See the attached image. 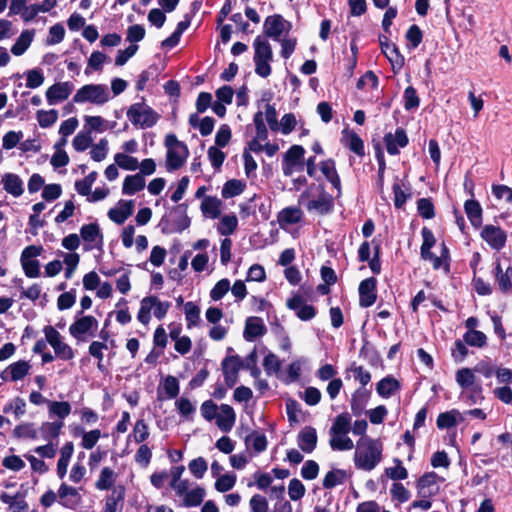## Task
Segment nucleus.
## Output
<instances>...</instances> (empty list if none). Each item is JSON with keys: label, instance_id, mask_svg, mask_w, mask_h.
Returning <instances> with one entry per match:
<instances>
[{"label": "nucleus", "instance_id": "obj_1", "mask_svg": "<svg viewBox=\"0 0 512 512\" xmlns=\"http://www.w3.org/2000/svg\"><path fill=\"white\" fill-rule=\"evenodd\" d=\"M383 444L380 439L363 437L357 441L354 453L356 468L372 471L382 461Z\"/></svg>", "mask_w": 512, "mask_h": 512}, {"label": "nucleus", "instance_id": "obj_2", "mask_svg": "<svg viewBox=\"0 0 512 512\" xmlns=\"http://www.w3.org/2000/svg\"><path fill=\"white\" fill-rule=\"evenodd\" d=\"M188 205L181 203L174 206L170 211V216H163L159 226L163 234L182 233L189 228L191 219L187 214Z\"/></svg>", "mask_w": 512, "mask_h": 512}, {"label": "nucleus", "instance_id": "obj_3", "mask_svg": "<svg viewBox=\"0 0 512 512\" xmlns=\"http://www.w3.org/2000/svg\"><path fill=\"white\" fill-rule=\"evenodd\" d=\"M253 47L255 73L262 78H267L272 72L270 65V63L273 61L272 47L270 43L261 36H257L254 39Z\"/></svg>", "mask_w": 512, "mask_h": 512}, {"label": "nucleus", "instance_id": "obj_4", "mask_svg": "<svg viewBox=\"0 0 512 512\" xmlns=\"http://www.w3.org/2000/svg\"><path fill=\"white\" fill-rule=\"evenodd\" d=\"M127 117L136 127L151 128L157 123L159 114L144 102H137L128 108Z\"/></svg>", "mask_w": 512, "mask_h": 512}, {"label": "nucleus", "instance_id": "obj_5", "mask_svg": "<svg viewBox=\"0 0 512 512\" xmlns=\"http://www.w3.org/2000/svg\"><path fill=\"white\" fill-rule=\"evenodd\" d=\"M109 100V92L104 84H86L77 90L73 96V102H90L96 105H103Z\"/></svg>", "mask_w": 512, "mask_h": 512}, {"label": "nucleus", "instance_id": "obj_6", "mask_svg": "<svg viewBox=\"0 0 512 512\" xmlns=\"http://www.w3.org/2000/svg\"><path fill=\"white\" fill-rule=\"evenodd\" d=\"M42 245L26 246L20 256V263L24 274L28 278H37L40 276V262L35 258L43 253Z\"/></svg>", "mask_w": 512, "mask_h": 512}, {"label": "nucleus", "instance_id": "obj_7", "mask_svg": "<svg viewBox=\"0 0 512 512\" xmlns=\"http://www.w3.org/2000/svg\"><path fill=\"white\" fill-rule=\"evenodd\" d=\"M47 343L53 348L56 357L61 360H72L75 356L74 350L62 341L61 334L51 325L43 328Z\"/></svg>", "mask_w": 512, "mask_h": 512}, {"label": "nucleus", "instance_id": "obj_8", "mask_svg": "<svg viewBox=\"0 0 512 512\" xmlns=\"http://www.w3.org/2000/svg\"><path fill=\"white\" fill-rule=\"evenodd\" d=\"M305 152L302 145L294 144L289 147L282 158V171L285 176H291L295 170L303 169Z\"/></svg>", "mask_w": 512, "mask_h": 512}, {"label": "nucleus", "instance_id": "obj_9", "mask_svg": "<svg viewBox=\"0 0 512 512\" xmlns=\"http://www.w3.org/2000/svg\"><path fill=\"white\" fill-rule=\"evenodd\" d=\"M98 326V321L94 316L86 315L76 320L70 325L69 333L79 342L87 340L86 334L94 336L93 330Z\"/></svg>", "mask_w": 512, "mask_h": 512}, {"label": "nucleus", "instance_id": "obj_10", "mask_svg": "<svg viewBox=\"0 0 512 512\" xmlns=\"http://www.w3.org/2000/svg\"><path fill=\"white\" fill-rule=\"evenodd\" d=\"M378 41L382 53L389 60L394 73L402 69L405 64V58L400 53L398 46L395 43H390L389 38L385 35H379Z\"/></svg>", "mask_w": 512, "mask_h": 512}, {"label": "nucleus", "instance_id": "obj_11", "mask_svg": "<svg viewBox=\"0 0 512 512\" xmlns=\"http://www.w3.org/2000/svg\"><path fill=\"white\" fill-rule=\"evenodd\" d=\"M440 479L434 471L426 472L416 481L417 495L420 498H432L439 493L437 482Z\"/></svg>", "mask_w": 512, "mask_h": 512}, {"label": "nucleus", "instance_id": "obj_12", "mask_svg": "<svg viewBox=\"0 0 512 512\" xmlns=\"http://www.w3.org/2000/svg\"><path fill=\"white\" fill-rule=\"evenodd\" d=\"M481 238L494 250L500 251L507 241L506 232L499 226L485 225L480 233Z\"/></svg>", "mask_w": 512, "mask_h": 512}, {"label": "nucleus", "instance_id": "obj_13", "mask_svg": "<svg viewBox=\"0 0 512 512\" xmlns=\"http://www.w3.org/2000/svg\"><path fill=\"white\" fill-rule=\"evenodd\" d=\"M80 236L86 244V250L101 249L104 236L97 222L85 224L80 228Z\"/></svg>", "mask_w": 512, "mask_h": 512}, {"label": "nucleus", "instance_id": "obj_14", "mask_svg": "<svg viewBox=\"0 0 512 512\" xmlns=\"http://www.w3.org/2000/svg\"><path fill=\"white\" fill-rule=\"evenodd\" d=\"M359 305L363 308L372 306L377 300V280L369 277L362 280L358 287Z\"/></svg>", "mask_w": 512, "mask_h": 512}, {"label": "nucleus", "instance_id": "obj_15", "mask_svg": "<svg viewBox=\"0 0 512 512\" xmlns=\"http://www.w3.org/2000/svg\"><path fill=\"white\" fill-rule=\"evenodd\" d=\"M286 306L296 312L297 317L302 321H309L316 316V308L306 304L304 298L300 294H296L289 298Z\"/></svg>", "mask_w": 512, "mask_h": 512}, {"label": "nucleus", "instance_id": "obj_16", "mask_svg": "<svg viewBox=\"0 0 512 512\" xmlns=\"http://www.w3.org/2000/svg\"><path fill=\"white\" fill-rule=\"evenodd\" d=\"M493 274L498 286V290L504 295L512 294V266H508L503 271L500 258H497L494 263Z\"/></svg>", "mask_w": 512, "mask_h": 512}, {"label": "nucleus", "instance_id": "obj_17", "mask_svg": "<svg viewBox=\"0 0 512 512\" xmlns=\"http://www.w3.org/2000/svg\"><path fill=\"white\" fill-rule=\"evenodd\" d=\"M59 504L64 508L75 510L82 501L77 488L62 483L58 489Z\"/></svg>", "mask_w": 512, "mask_h": 512}, {"label": "nucleus", "instance_id": "obj_18", "mask_svg": "<svg viewBox=\"0 0 512 512\" xmlns=\"http://www.w3.org/2000/svg\"><path fill=\"white\" fill-rule=\"evenodd\" d=\"M383 141L386 145V150L390 155H398L399 147L404 148L409 143V138L406 131L398 127L393 135L391 132L384 135Z\"/></svg>", "mask_w": 512, "mask_h": 512}, {"label": "nucleus", "instance_id": "obj_19", "mask_svg": "<svg viewBox=\"0 0 512 512\" xmlns=\"http://www.w3.org/2000/svg\"><path fill=\"white\" fill-rule=\"evenodd\" d=\"M73 90V84L69 81L58 82L46 90V99L49 105L57 104L62 102L70 96Z\"/></svg>", "mask_w": 512, "mask_h": 512}, {"label": "nucleus", "instance_id": "obj_20", "mask_svg": "<svg viewBox=\"0 0 512 512\" xmlns=\"http://www.w3.org/2000/svg\"><path fill=\"white\" fill-rule=\"evenodd\" d=\"M308 211H316L320 215H327L334 209V198L325 190H322L316 199L309 200L306 204Z\"/></svg>", "mask_w": 512, "mask_h": 512}, {"label": "nucleus", "instance_id": "obj_21", "mask_svg": "<svg viewBox=\"0 0 512 512\" xmlns=\"http://www.w3.org/2000/svg\"><path fill=\"white\" fill-rule=\"evenodd\" d=\"M285 23L283 16L280 14H274L266 17L263 25V32L266 37L274 40H280L282 33L285 30ZM290 26V23L287 22Z\"/></svg>", "mask_w": 512, "mask_h": 512}, {"label": "nucleus", "instance_id": "obj_22", "mask_svg": "<svg viewBox=\"0 0 512 512\" xmlns=\"http://www.w3.org/2000/svg\"><path fill=\"white\" fill-rule=\"evenodd\" d=\"M126 489L124 485H116L111 493L105 498L103 512H122Z\"/></svg>", "mask_w": 512, "mask_h": 512}, {"label": "nucleus", "instance_id": "obj_23", "mask_svg": "<svg viewBox=\"0 0 512 512\" xmlns=\"http://www.w3.org/2000/svg\"><path fill=\"white\" fill-rule=\"evenodd\" d=\"M318 443L317 431L313 426L303 427L297 435L298 447L307 454L312 453Z\"/></svg>", "mask_w": 512, "mask_h": 512}, {"label": "nucleus", "instance_id": "obj_24", "mask_svg": "<svg viewBox=\"0 0 512 512\" xmlns=\"http://www.w3.org/2000/svg\"><path fill=\"white\" fill-rule=\"evenodd\" d=\"M319 169L325 179L332 185L334 189L341 193L342 184L340 175L336 169V161L333 158L322 160L319 163Z\"/></svg>", "mask_w": 512, "mask_h": 512}, {"label": "nucleus", "instance_id": "obj_25", "mask_svg": "<svg viewBox=\"0 0 512 512\" xmlns=\"http://www.w3.org/2000/svg\"><path fill=\"white\" fill-rule=\"evenodd\" d=\"M342 144L360 158L365 156V144L363 139L353 130L342 131Z\"/></svg>", "mask_w": 512, "mask_h": 512}, {"label": "nucleus", "instance_id": "obj_26", "mask_svg": "<svg viewBox=\"0 0 512 512\" xmlns=\"http://www.w3.org/2000/svg\"><path fill=\"white\" fill-rule=\"evenodd\" d=\"M371 399V390L364 387H358L351 395L350 407L354 416H361L366 408V405Z\"/></svg>", "mask_w": 512, "mask_h": 512}, {"label": "nucleus", "instance_id": "obj_27", "mask_svg": "<svg viewBox=\"0 0 512 512\" xmlns=\"http://www.w3.org/2000/svg\"><path fill=\"white\" fill-rule=\"evenodd\" d=\"M481 261V255L479 252H475L470 261V268L473 271L472 284L476 293L480 296H488L493 293V289L488 282H485L483 278L476 276L477 266Z\"/></svg>", "mask_w": 512, "mask_h": 512}, {"label": "nucleus", "instance_id": "obj_28", "mask_svg": "<svg viewBox=\"0 0 512 512\" xmlns=\"http://www.w3.org/2000/svg\"><path fill=\"white\" fill-rule=\"evenodd\" d=\"M221 414L215 417L218 428L225 433H228L233 428L236 421V413L234 409L228 404L220 406Z\"/></svg>", "mask_w": 512, "mask_h": 512}, {"label": "nucleus", "instance_id": "obj_29", "mask_svg": "<svg viewBox=\"0 0 512 512\" xmlns=\"http://www.w3.org/2000/svg\"><path fill=\"white\" fill-rule=\"evenodd\" d=\"M267 329L259 317H249L246 320L243 336L246 341H253L266 333Z\"/></svg>", "mask_w": 512, "mask_h": 512}, {"label": "nucleus", "instance_id": "obj_30", "mask_svg": "<svg viewBox=\"0 0 512 512\" xmlns=\"http://www.w3.org/2000/svg\"><path fill=\"white\" fill-rule=\"evenodd\" d=\"M1 183L3 189L14 197H20L24 192L23 181L17 174L5 173Z\"/></svg>", "mask_w": 512, "mask_h": 512}, {"label": "nucleus", "instance_id": "obj_31", "mask_svg": "<svg viewBox=\"0 0 512 512\" xmlns=\"http://www.w3.org/2000/svg\"><path fill=\"white\" fill-rule=\"evenodd\" d=\"M0 500L9 505L10 512H26L28 510V503L25 500V495L20 492H17L14 495L2 492L0 494Z\"/></svg>", "mask_w": 512, "mask_h": 512}, {"label": "nucleus", "instance_id": "obj_32", "mask_svg": "<svg viewBox=\"0 0 512 512\" xmlns=\"http://www.w3.org/2000/svg\"><path fill=\"white\" fill-rule=\"evenodd\" d=\"M464 210L471 225L475 228L481 227L483 209L480 203L475 199H468L464 203Z\"/></svg>", "mask_w": 512, "mask_h": 512}, {"label": "nucleus", "instance_id": "obj_33", "mask_svg": "<svg viewBox=\"0 0 512 512\" xmlns=\"http://www.w3.org/2000/svg\"><path fill=\"white\" fill-rule=\"evenodd\" d=\"M400 382L392 375H387L376 384V392L382 398H389L400 390Z\"/></svg>", "mask_w": 512, "mask_h": 512}, {"label": "nucleus", "instance_id": "obj_34", "mask_svg": "<svg viewBox=\"0 0 512 512\" xmlns=\"http://www.w3.org/2000/svg\"><path fill=\"white\" fill-rule=\"evenodd\" d=\"M462 421H464L463 414L457 409H451L438 415L436 425L439 429L443 430L455 427Z\"/></svg>", "mask_w": 512, "mask_h": 512}, {"label": "nucleus", "instance_id": "obj_35", "mask_svg": "<svg viewBox=\"0 0 512 512\" xmlns=\"http://www.w3.org/2000/svg\"><path fill=\"white\" fill-rule=\"evenodd\" d=\"M351 430V417L347 412L336 416L329 430L330 437L345 436Z\"/></svg>", "mask_w": 512, "mask_h": 512}, {"label": "nucleus", "instance_id": "obj_36", "mask_svg": "<svg viewBox=\"0 0 512 512\" xmlns=\"http://www.w3.org/2000/svg\"><path fill=\"white\" fill-rule=\"evenodd\" d=\"M145 178L140 173L127 175L123 181L122 193L125 195H134L145 187Z\"/></svg>", "mask_w": 512, "mask_h": 512}, {"label": "nucleus", "instance_id": "obj_37", "mask_svg": "<svg viewBox=\"0 0 512 512\" xmlns=\"http://www.w3.org/2000/svg\"><path fill=\"white\" fill-rule=\"evenodd\" d=\"M303 212L298 207H286L282 209L277 216L278 223L281 227L284 225H293L301 221Z\"/></svg>", "mask_w": 512, "mask_h": 512}, {"label": "nucleus", "instance_id": "obj_38", "mask_svg": "<svg viewBox=\"0 0 512 512\" xmlns=\"http://www.w3.org/2000/svg\"><path fill=\"white\" fill-rule=\"evenodd\" d=\"M35 35L34 30H23L11 47V53L15 56L23 55L30 47Z\"/></svg>", "mask_w": 512, "mask_h": 512}, {"label": "nucleus", "instance_id": "obj_39", "mask_svg": "<svg viewBox=\"0 0 512 512\" xmlns=\"http://www.w3.org/2000/svg\"><path fill=\"white\" fill-rule=\"evenodd\" d=\"M189 154H186L184 151L180 149H168L166 153V169L168 171H175L180 169Z\"/></svg>", "mask_w": 512, "mask_h": 512}, {"label": "nucleus", "instance_id": "obj_40", "mask_svg": "<svg viewBox=\"0 0 512 512\" xmlns=\"http://www.w3.org/2000/svg\"><path fill=\"white\" fill-rule=\"evenodd\" d=\"M221 205L222 202L220 199L213 196H206L202 200L200 209L205 216H209L212 219H217L221 215Z\"/></svg>", "mask_w": 512, "mask_h": 512}, {"label": "nucleus", "instance_id": "obj_41", "mask_svg": "<svg viewBox=\"0 0 512 512\" xmlns=\"http://www.w3.org/2000/svg\"><path fill=\"white\" fill-rule=\"evenodd\" d=\"M117 474L110 467H104L99 475L98 480L95 482V488L100 491L110 490L114 487Z\"/></svg>", "mask_w": 512, "mask_h": 512}, {"label": "nucleus", "instance_id": "obj_42", "mask_svg": "<svg viewBox=\"0 0 512 512\" xmlns=\"http://www.w3.org/2000/svg\"><path fill=\"white\" fill-rule=\"evenodd\" d=\"M246 183L239 179H230L223 185L221 195L224 199L233 198L244 192Z\"/></svg>", "mask_w": 512, "mask_h": 512}, {"label": "nucleus", "instance_id": "obj_43", "mask_svg": "<svg viewBox=\"0 0 512 512\" xmlns=\"http://www.w3.org/2000/svg\"><path fill=\"white\" fill-rule=\"evenodd\" d=\"M347 473L343 469H333L328 471L323 478L322 486L324 489H333L339 484H343L346 481Z\"/></svg>", "mask_w": 512, "mask_h": 512}, {"label": "nucleus", "instance_id": "obj_44", "mask_svg": "<svg viewBox=\"0 0 512 512\" xmlns=\"http://www.w3.org/2000/svg\"><path fill=\"white\" fill-rule=\"evenodd\" d=\"M63 426V421L43 422L40 427L42 438L51 442L52 440L59 437Z\"/></svg>", "mask_w": 512, "mask_h": 512}, {"label": "nucleus", "instance_id": "obj_45", "mask_svg": "<svg viewBox=\"0 0 512 512\" xmlns=\"http://www.w3.org/2000/svg\"><path fill=\"white\" fill-rule=\"evenodd\" d=\"M245 444L248 445L251 442L252 448L255 453L260 454L267 449L268 441L264 433H260L256 430L252 431L244 439Z\"/></svg>", "mask_w": 512, "mask_h": 512}, {"label": "nucleus", "instance_id": "obj_46", "mask_svg": "<svg viewBox=\"0 0 512 512\" xmlns=\"http://www.w3.org/2000/svg\"><path fill=\"white\" fill-rule=\"evenodd\" d=\"M11 382H16L24 379L30 371L31 365L28 361L18 360L9 365Z\"/></svg>", "mask_w": 512, "mask_h": 512}, {"label": "nucleus", "instance_id": "obj_47", "mask_svg": "<svg viewBox=\"0 0 512 512\" xmlns=\"http://www.w3.org/2000/svg\"><path fill=\"white\" fill-rule=\"evenodd\" d=\"M243 368V360L239 355H228L221 362L222 373L227 372L231 375H239V371Z\"/></svg>", "mask_w": 512, "mask_h": 512}, {"label": "nucleus", "instance_id": "obj_48", "mask_svg": "<svg viewBox=\"0 0 512 512\" xmlns=\"http://www.w3.org/2000/svg\"><path fill=\"white\" fill-rule=\"evenodd\" d=\"M79 433H82L81 446L87 450L94 448V446L101 437V431L99 429L84 432V430L81 427H77L75 429L74 436H77Z\"/></svg>", "mask_w": 512, "mask_h": 512}, {"label": "nucleus", "instance_id": "obj_49", "mask_svg": "<svg viewBox=\"0 0 512 512\" xmlns=\"http://www.w3.org/2000/svg\"><path fill=\"white\" fill-rule=\"evenodd\" d=\"M421 235L423 242L420 247V256L421 258L432 257L431 249L436 243L435 236L432 230H430L428 227L422 228Z\"/></svg>", "mask_w": 512, "mask_h": 512}, {"label": "nucleus", "instance_id": "obj_50", "mask_svg": "<svg viewBox=\"0 0 512 512\" xmlns=\"http://www.w3.org/2000/svg\"><path fill=\"white\" fill-rule=\"evenodd\" d=\"M206 495V491L203 487L197 486L196 488L187 492L183 499V505L185 507H197L201 505Z\"/></svg>", "mask_w": 512, "mask_h": 512}, {"label": "nucleus", "instance_id": "obj_51", "mask_svg": "<svg viewBox=\"0 0 512 512\" xmlns=\"http://www.w3.org/2000/svg\"><path fill=\"white\" fill-rule=\"evenodd\" d=\"M393 462L395 463V466L385 468V475L395 482L407 479L408 471L402 465V461L399 458H394Z\"/></svg>", "mask_w": 512, "mask_h": 512}, {"label": "nucleus", "instance_id": "obj_52", "mask_svg": "<svg viewBox=\"0 0 512 512\" xmlns=\"http://www.w3.org/2000/svg\"><path fill=\"white\" fill-rule=\"evenodd\" d=\"M349 372L353 373L354 379L361 384L360 387L366 388V385H368L372 379L371 373L368 370L364 369L363 366L356 365L355 362H353L346 369V374H348Z\"/></svg>", "mask_w": 512, "mask_h": 512}, {"label": "nucleus", "instance_id": "obj_53", "mask_svg": "<svg viewBox=\"0 0 512 512\" xmlns=\"http://www.w3.org/2000/svg\"><path fill=\"white\" fill-rule=\"evenodd\" d=\"M156 302V296H147L142 299L137 319L140 323L146 325L151 319V309Z\"/></svg>", "mask_w": 512, "mask_h": 512}, {"label": "nucleus", "instance_id": "obj_54", "mask_svg": "<svg viewBox=\"0 0 512 512\" xmlns=\"http://www.w3.org/2000/svg\"><path fill=\"white\" fill-rule=\"evenodd\" d=\"M238 227V219L234 214L224 215L217 228L218 233L222 236L233 234Z\"/></svg>", "mask_w": 512, "mask_h": 512}, {"label": "nucleus", "instance_id": "obj_55", "mask_svg": "<svg viewBox=\"0 0 512 512\" xmlns=\"http://www.w3.org/2000/svg\"><path fill=\"white\" fill-rule=\"evenodd\" d=\"M464 342L472 347L482 348L487 344V336L479 330H468L463 335Z\"/></svg>", "mask_w": 512, "mask_h": 512}, {"label": "nucleus", "instance_id": "obj_56", "mask_svg": "<svg viewBox=\"0 0 512 512\" xmlns=\"http://www.w3.org/2000/svg\"><path fill=\"white\" fill-rule=\"evenodd\" d=\"M405 38L407 40V48L409 50H414L423 41V31L418 25L413 24L406 31Z\"/></svg>", "mask_w": 512, "mask_h": 512}, {"label": "nucleus", "instance_id": "obj_57", "mask_svg": "<svg viewBox=\"0 0 512 512\" xmlns=\"http://www.w3.org/2000/svg\"><path fill=\"white\" fill-rule=\"evenodd\" d=\"M475 371L470 368H462L456 372V381L462 389H467L470 386L477 384L475 382Z\"/></svg>", "mask_w": 512, "mask_h": 512}, {"label": "nucleus", "instance_id": "obj_58", "mask_svg": "<svg viewBox=\"0 0 512 512\" xmlns=\"http://www.w3.org/2000/svg\"><path fill=\"white\" fill-rule=\"evenodd\" d=\"M50 415H56L58 418L65 419L71 413V405L67 401H47Z\"/></svg>", "mask_w": 512, "mask_h": 512}, {"label": "nucleus", "instance_id": "obj_59", "mask_svg": "<svg viewBox=\"0 0 512 512\" xmlns=\"http://www.w3.org/2000/svg\"><path fill=\"white\" fill-rule=\"evenodd\" d=\"M417 211L423 219H432L436 215L435 206L431 198L417 200Z\"/></svg>", "mask_w": 512, "mask_h": 512}, {"label": "nucleus", "instance_id": "obj_60", "mask_svg": "<svg viewBox=\"0 0 512 512\" xmlns=\"http://www.w3.org/2000/svg\"><path fill=\"white\" fill-rule=\"evenodd\" d=\"M187 328L197 326L200 321V308L195 303L189 301L184 304Z\"/></svg>", "mask_w": 512, "mask_h": 512}, {"label": "nucleus", "instance_id": "obj_61", "mask_svg": "<svg viewBox=\"0 0 512 512\" xmlns=\"http://www.w3.org/2000/svg\"><path fill=\"white\" fill-rule=\"evenodd\" d=\"M497 368L490 358L485 357L473 367V370L485 378H490L496 375Z\"/></svg>", "mask_w": 512, "mask_h": 512}, {"label": "nucleus", "instance_id": "obj_62", "mask_svg": "<svg viewBox=\"0 0 512 512\" xmlns=\"http://www.w3.org/2000/svg\"><path fill=\"white\" fill-rule=\"evenodd\" d=\"M464 390L465 393L463 394V397L465 399V402L468 404L481 403L485 398L483 395V388L480 383L470 386Z\"/></svg>", "mask_w": 512, "mask_h": 512}, {"label": "nucleus", "instance_id": "obj_63", "mask_svg": "<svg viewBox=\"0 0 512 512\" xmlns=\"http://www.w3.org/2000/svg\"><path fill=\"white\" fill-rule=\"evenodd\" d=\"M404 109L411 111L417 109L420 105V98L417 94L416 89L413 86H408L404 90L403 94Z\"/></svg>", "mask_w": 512, "mask_h": 512}, {"label": "nucleus", "instance_id": "obj_64", "mask_svg": "<svg viewBox=\"0 0 512 512\" xmlns=\"http://www.w3.org/2000/svg\"><path fill=\"white\" fill-rule=\"evenodd\" d=\"M390 494L392 500L400 504L407 502L411 497L409 490L400 482H394L391 485Z\"/></svg>", "mask_w": 512, "mask_h": 512}]
</instances>
